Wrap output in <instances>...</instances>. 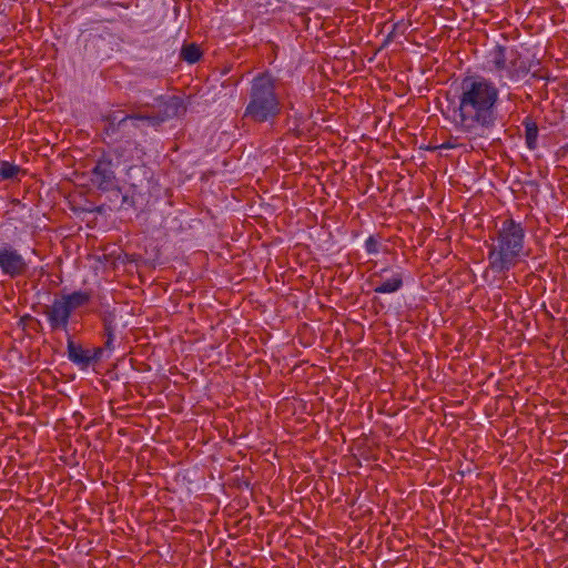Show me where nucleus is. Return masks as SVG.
I'll list each match as a JSON object with an SVG mask.
<instances>
[{"label": "nucleus", "instance_id": "f257e3e1", "mask_svg": "<svg viewBox=\"0 0 568 568\" xmlns=\"http://www.w3.org/2000/svg\"><path fill=\"white\" fill-rule=\"evenodd\" d=\"M499 90L488 78L479 74L466 75L460 81L458 104L445 114L455 128L470 140L488 139V132L498 120Z\"/></svg>", "mask_w": 568, "mask_h": 568}, {"label": "nucleus", "instance_id": "f03ea898", "mask_svg": "<svg viewBox=\"0 0 568 568\" xmlns=\"http://www.w3.org/2000/svg\"><path fill=\"white\" fill-rule=\"evenodd\" d=\"M159 101V111L153 113L131 112L125 113L122 110H111L102 115L104 122L103 132L114 142H125L138 148L133 140L138 131H141V122H148L149 125L159 128L170 119L183 115L186 112L184 100L178 95L163 97Z\"/></svg>", "mask_w": 568, "mask_h": 568}, {"label": "nucleus", "instance_id": "7ed1b4c3", "mask_svg": "<svg viewBox=\"0 0 568 568\" xmlns=\"http://www.w3.org/2000/svg\"><path fill=\"white\" fill-rule=\"evenodd\" d=\"M526 230L520 222L511 216L501 221L490 236L488 245L487 272L506 276L520 261L525 248Z\"/></svg>", "mask_w": 568, "mask_h": 568}, {"label": "nucleus", "instance_id": "20e7f679", "mask_svg": "<svg viewBox=\"0 0 568 568\" xmlns=\"http://www.w3.org/2000/svg\"><path fill=\"white\" fill-rule=\"evenodd\" d=\"M276 84L277 80L270 71L261 72L252 79L243 119L258 124L276 121L282 113Z\"/></svg>", "mask_w": 568, "mask_h": 568}, {"label": "nucleus", "instance_id": "39448f33", "mask_svg": "<svg viewBox=\"0 0 568 568\" xmlns=\"http://www.w3.org/2000/svg\"><path fill=\"white\" fill-rule=\"evenodd\" d=\"M129 186L121 195V207L145 211L159 197V184L150 168L133 165L128 170Z\"/></svg>", "mask_w": 568, "mask_h": 568}, {"label": "nucleus", "instance_id": "423d86ee", "mask_svg": "<svg viewBox=\"0 0 568 568\" xmlns=\"http://www.w3.org/2000/svg\"><path fill=\"white\" fill-rule=\"evenodd\" d=\"M488 63L496 72L507 71L510 80H518L530 72L529 62L523 58L521 53L511 48L497 44L488 53Z\"/></svg>", "mask_w": 568, "mask_h": 568}, {"label": "nucleus", "instance_id": "0eeeda50", "mask_svg": "<svg viewBox=\"0 0 568 568\" xmlns=\"http://www.w3.org/2000/svg\"><path fill=\"white\" fill-rule=\"evenodd\" d=\"M123 156L120 148L113 151L102 152L94 168L91 171V181L100 191H113L119 197L121 190L116 187L115 169L119 165V159Z\"/></svg>", "mask_w": 568, "mask_h": 568}, {"label": "nucleus", "instance_id": "6e6552de", "mask_svg": "<svg viewBox=\"0 0 568 568\" xmlns=\"http://www.w3.org/2000/svg\"><path fill=\"white\" fill-rule=\"evenodd\" d=\"M29 270L24 257L9 243L0 245V271L10 278L23 276Z\"/></svg>", "mask_w": 568, "mask_h": 568}, {"label": "nucleus", "instance_id": "1a4fd4ad", "mask_svg": "<svg viewBox=\"0 0 568 568\" xmlns=\"http://www.w3.org/2000/svg\"><path fill=\"white\" fill-rule=\"evenodd\" d=\"M42 314L47 316L51 332L69 333L72 313L61 297H54L51 304L43 305Z\"/></svg>", "mask_w": 568, "mask_h": 568}, {"label": "nucleus", "instance_id": "9d476101", "mask_svg": "<svg viewBox=\"0 0 568 568\" xmlns=\"http://www.w3.org/2000/svg\"><path fill=\"white\" fill-rule=\"evenodd\" d=\"M68 358L80 369H88L90 367V353L89 348H84L81 344L73 341L71 336L67 341Z\"/></svg>", "mask_w": 568, "mask_h": 568}, {"label": "nucleus", "instance_id": "9b49d317", "mask_svg": "<svg viewBox=\"0 0 568 568\" xmlns=\"http://www.w3.org/2000/svg\"><path fill=\"white\" fill-rule=\"evenodd\" d=\"M93 296V292L91 290H79L73 291L71 293L61 294L60 297L69 307L71 313L73 314L77 310L82 308L90 304Z\"/></svg>", "mask_w": 568, "mask_h": 568}, {"label": "nucleus", "instance_id": "f8f14e48", "mask_svg": "<svg viewBox=\"0 0 568 568\" xmlns=\"http://www.w3.org/2000/svg\"><path fill=\"white\" fill-rule=\"evenodd\" d=\"M525 128V142L529 150L534 151L537 149V140L539 134V128L537 122L531 116H526L523 120Z\"/></svg>", "mask_w": 568, "mask_h": 568}, {"label": "nucleus", "instance_id": "ddd939ff", "mask_svg": "<svg viewBox=\"0 0 568 568\" xmlns=\"http://www.w3.org/2000/svg\"><path fill=\"white\" fill-rule=\"evenodd\" d=\"M403 274L395 273L390 278L379 283L374 287V292L378 294H390L399 291L403 287Z\"/></svg>", "mask_w": 568, "mask_h": 568}, {"label": "nucleus", "instance_id": "4468645a", "mask_svg": "<svg viewBox=\"0 0 568 568\" xmlns=\"http://www.w3.org/2000/svg\"><path fill=\"white\" fill-rule=\"evenodd\" d=\"M91 312L94 313L95 315H98V317L102 322L103 326L116 325L115 324V318H116L115 310L111 308L109 304H104V303L100 302L99 306L93 308Z\"/></svg>", "mask_w": 568, "mask_h": 568}, {"label": "nucleus", "instance_id": "2eb2a0df", "mask_svg": "<svg viewBox=\"0 0 568 568\" xmlns=\"http://www.w3.org/2000/svg\"><path fill=\"white\" fill-rule=\"evenodd\" d=\"M202 51L196 43L184 44L180 52V58L187 63H196L202 58Z\"/></svg>", "mask_w": 568, "mask_h": 568}, {"label": "nucleus", "instance_id": "dca6fc26", "mask_svg": "<svg viewBox=\"0 0 568 568\" xmlns=\"http://www.w3.org/2000/svg\"><path fill=\"white\" fill-rule=\"evenodd\" d=\"M21 172V168L8 161L0 162V178L2 180H11L17 178Z\"/></svg>", "mask_w": 568, "mask_h": 568}, {"label": "nucleus", "instance_id": "f3484780", "mask_svg": "<svg viewBox=\"0 0 568 568\" xmlns=\"http://www.w3.org/2000/svg\"><path fill=\"white\" fill-rule=\"evenodd\" d=\"M116 325L103 326V337L105 338V349L112 352L114 349V334H115Z\"/></svg>", "mask_w": 568, "mask_h": 568}, {"label": "nucleus", "instance_id": "a211bd4d", "mask_svg": "<svg viewBox=\"0 0 568 568\" xmlns=\"http://www.w3.org/2000/svg\"><path fill=\"white\" fill-rule=\"evenodd\" d=\"M104 351H106L105 344H103V346H101V347L99 346V347L89 348L90 366L98 364L102 359V355H103Z\"/></svg>", "mask_w": 568, "mask_h": 568}, {"label": "nucleus", "instance_id": "6ab92c4d", "mask_svg": "<svg viewBox=\"0 0 568 568\" xmlns=\"http://www.w3.org/2000/svg\"><path fill=\"white\" fill-rule=\"evenodd\" d=\"M365 248L368 254H376L379 251V242L375 235H371L365 241Z\"/></svg>", "mask_w": 568, "mask_h": 568}, {"label": "nucleus", "instance_id": "aec40b11", "mask_svg": "<svg viewBox=\"0 0 568 568\" xmlns=\"http://www.w3.org/2000/svg\"><path fill=\"white\" fill-rule=\"evenodd\" d=\"M531 78L537 80H549V72L546 69H538L531 73Z\"/></svg>", "mask_w": 568, "mask_h": 568}, {"label": "nucleus", "instance_id": "412c9836", "mask_svg": "<svg viewBox=\"0 0 568 568\" xmlns=\"http://www.w3.org/2000/svg\"><path fill=\"white\" fill-rule=\"evenodd\" d=\"M387 270V267H384L381 272H375L374 274H372L369 277L371 282H373L376 277H381L382 273L386 272Z\"/></svg>", "mask_w": 568, "mask_h": 568}, {"label": "nucleus", "instance_id": "4be33fe9", "mask_svg": "<svg viewBox=\"0 0 568 568\" xmlns=\"http://www.w3.org/2000/svg\"><path fill=\"white\" fill-rule=\"evenodd\" d=\"M439 148L440 149H452V148H454V144H452L449 142H445Z\"/></svg>", "mask_w": 568, "mask_h": 568}, {"label": "nucleus", "instance_id": "5701e85b", "mask_svg": "<svg viewBox=\"0 0 568 568\" xmlns=\"http://www.w3.org/2000/svg\"><path fill=\"white\" fill-rule=\"evenodd\" d=\"M22 320H34L31 315H26L22 317Z\"/></svg>", "mask_w": 568, "mask_h": 568}, {"label": "nucleus", "instance_id": "b1692460", "mask_svg": "<svg viewBox=\"0 0 568 568\" xmlns=\"http://www.w3.org/2000/svg\"><path fill=\"white\" fill-rule=\"evenodd\" d=\"M566 150L568 151V144L566 145Z\"/></svg>", "mask_w": 568, "mask_h": 568}]
</instances>
